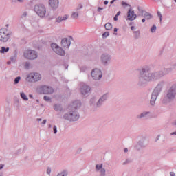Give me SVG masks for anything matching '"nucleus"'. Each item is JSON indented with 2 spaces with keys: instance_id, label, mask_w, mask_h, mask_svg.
I'll list each match as a JSON object with an SVG mask.
<instances>
[{
  "instance_id": "obj_40",
  "label": "nucleus",
  "mask_w": 176,
  "mask_h": 176,
  "mask_svg": "<svg viewBox=\"0 0 176 176\" xmlns=\"http://www.w3.org/2000/svg\"><path fill=\"white\" fill-rule=\"evenodd\" d=\"M144 116H145V115L144 113H142L139 118H144Z\"/></svg>"
},
{
  "instance_id": "obj_53",
  "label": "nucleus",
  "mask_w": 176,
  "mask_h": 176,
  "mask_svg": "<svg viewBox=\"0 0 176 176\" xmlns=\"http://www.w3.org/2000/svg\"><path fill=\"white\" fill-rule=\"evenodd\" d=\"M142 71H143V72H145V69H143Z\"/></svg>"
},
{
  "instance_id": "obj_45",
  "label": "nucleus",
  "mask_w": 176,
  "mask_h": 176,
  "mask_svg": "<svg viewBox=\"0 0 176 176\" xmlns=\"http://www.w3.org/2000/svg\"><path fill=\"white\" fill-rule=\"evenodd\" d=\"M114 32H118V28H114Z\"/></svg>"
},
{
  "instance_id": "obj_46",
  "label": "nucleus",
  "mask_w": 176,
  "mask_h": 176,
  "mask_svg": "<svg viewBox=\"0 0 176 176\" xmlns=\"http://www.w3.org/2000/svg\"><path fill=\"white\" fill-rule=\"evenodd\" d=\"M174 134L176 135V132L171 133V135H174Z\"/></svg>"
},
{
  "instance_id": "obj_56",
  "label": "nucleus",
  "mask_w": 176,
  "mask_h": 176,
  "mask_svg": "<svg viewBox=\"0 0 176 176\" xmlns=\"http://www.w3.org/2000/svg\"><path fill=\"white\" fill-rule=\"evenodd\" d=\"M113 1H114V2H115V1H116V0H113Z\"/></svg>"
},
{
  "instance_id": "obj_20",
  "label": "nucleus",
  "mask_w": 176,
  "mask_h": 176,
  "mask_svg": "<svg viewBox=\"0 0 176 176\" xmlns=\"http://www.w3.org/2000/svg\"><path fill=\"white\" fill-rule=\"evenodd\" d=\"M21 97L25 101H28V97H27V95H25V94H24L23 92L21 93Z\"/></svg>"
},
{
  "instance_id": "obj_2",
  "label": "nucleus",
  "mask_w": 176,
  "mask_h": 176,
  "mask_svg": "<svg viewBox=\"0 0 176 176\" xmlns=\"http://www.w3.org/2000/svg\"><path fill=\"white\" fill-rule=\"evenodd\" d=\"M34 10L40 17H44L46 14V8L43 5H36L34 7Z\"/></svg>"
},
{
  "instance_id": "obj_34",
  "label": "nucleus",
  "mask_w": 176,
  "mask_h": 176,
  "mask_svg": "<svg viewBox=\"0 0 176 176\" xmlns=\"http://www.w3.org/2000/svg\"><path fill=\"white\" fill-rule=\"evenodd\" d=\"M107 58H108V56H102V61L107 60Z\"/></svg>"
},
{
  "instance_id": "obj_50",
  "label": "nucleus",
  "mask_w": 176,
  "mask_h": 176,
  "mask_svg": "<svg viewBox=\"0 0 176 176\" xmlns=\"http://www.w3.org/2000/svg\"><path fill=\"white\" fill-rule=\"evenodd\" d=\"M37 120H38V122H41V120H42V119L38 118Z\"/></svg>"
},
{
  "instance_id": "obj_47",
  "label": "nucleus",
  "mask_w": 176,
  "mask_h": 176,
  "mask_svg": "<svg viewBox=\"0 0 176 176\" xmlns=\"http://www.w3.org/2000/svg\"><path fill=\"white\" fill-rule=\"evenodd\" d=\"M124 152H129V149H127V148H124Z\"/></svg>"
},
{
  "instance_id": "obj_25",
  "label": "nucleus",
  "mask_w": 176,
  "mask_h": 176,
  "mask_svg": "<svg viewBox=\"0 0 176 176\" xmlns=\"http://www.w3.org/2000/svg\"><path fill=\"white\" fill-rule=\"evenodd\" d=\"M20 79H21L20 76L16 77V78H15V80H14V83H15V85H17V83H18L19 82H20Z\"/></svg>"
},
{
  "instance_id": "obj_16",
  "label": "nucleus",
  "mask_w": 176,
  "mask_h": 176,
  "mask_svg": "<svg viewBox=\"0 0 176 176\" xmlns=\"http://www.w3.org/2000/svg\"><path fill=\"white\" fill-rule=\"evenodd\" d=\"M90 91V87L87 86V85H84L82 88H81V93L82 94H83L85 96V94H87V93H89Z\"/></svg>"
},
{
  "instance_id": "obj_9",
  "label": "nucleus",
  "mask_w": 176,
  "mask_h": 176,
  "mask_svg": "<svg viewBox=\"0 0 176 176\" xmlns=\"http://www.w3.org/2000/svg\"><path fill=\"white\" fill-rule=\"evenodd\" d=\"M176 94V85L173 86L168 91L167 96L169 100H173Z\"/></svg>"
},
{
  "instance_id": "obj_3",
  "label": "nucleus",
  "mask_w": 176,
  "mask_h": 176,
  "mask_svg": "<svg viewBox=\"0 0 176 176\" xmlns=\"http://www.w3.org/2000/svg\"><path fill=\"white\" fill-rule=\"evenodd\" d=\"M24 56L28 60H35L38 57V54L34 50H28L25 52Z\"/></svg>"
},
{
  "instance_id": "obj_44",
  "label": "nucleus",
  "mask_w": 176,
  "mask_h": 176,
  "mask_svg": "<svg viewBox=\"0 0 176 176\" xmlns=\"http://www.w3.org/2000/svg\"><path fill=\"white\" fill-rule=\"evenodd\" d=\"M78 9H82V4H79V8Z\"/></svg>"
},
{
  "instance_id": "obj_39",
  "label": "nucleus",
  "mask_w": 176,
  "mask_h": 176,
  "mask_svg": "<svg viewBox=\"0 0 176 176\" xmlns=\"http://www.w3.org/2000/svg\"><path fill=\"white\" fill-rule=\"evenodd\" d=\"M42 124H46V120H44L42 122Z\"/></svg>"
},
{
  "instance_id": "obj_21",
  "label": "nucleus",
  "mask_w": 176,
  "mask_h": 176,
  "mask_svg": "<svg viewBox=\"0 0 176 176\" xmlns=\"http://www.w3.org/2000/svg\"><path fill=\"white\" fill-rule=\"evenodd\" d=\"M54 111H61V106L60 104H55L54 105Z\"/></svg>"
},
{
  "instance_id": "obj_19",
  "label": "nucleus",
  "mask_w": 176,
  "mask_h": 176,
  "mask_svg": "<svg viewBox=\"0 0 176 176\" xmlns=\"http://www.w3.org/2000/svg\"><path fill=\"white\" fill-rule=\"evenodd\" d=\"M104 27H105V29L107 30H112V24H111L110 23H106Z\"/></svg>"
},
{
  "instance_id": "obj_31",
  "label": "nucleus",
  "mask_w": 176,
  "mask_h": 176,
  "mask_svg": "<svg viewBox=\"0 0 176 176\" xmlns=\"http://www.w3.org/2000/svg\"><path fill=\"white\" fill-rule=\"evenodd\" d=\"M44 100H45V101H50V97L44 96Z\"/></svg>"
},
{
  "instance_id": "obj_24",
  "label": "nucleus",
  "mask_w": 176,
  "mask_h": 176,
  "mask_svg": "<svg viewBox=\"0 0 176 176\" xmlns=\"http://www.w3.org/2000/svg\"><path fill=\"white\" fill-rule=\"evenodd\" d=\"M152 79H155V74H150L149 77L146 78V80H152Z\"/></svg>"
},
{
  "instance_id": "obj_13",
  "label": "nucleus",
  "mask_w": 176,
  "mask_h": 176,
  "mask_svg": "<svg viewBox=\"0 0 176 176\" xmlns=\"http://www.w3.org/2000/svg\"><path fill=\"white\" fill-rule=\"evenodd\" d=\"M79 107H80V102L79 100H76L69 106L70 109H77Z\"/></svg>"
},
{
  "instance_id": "obj_52",
  "label": "nucleus",
  "mask_w": 176,
  "mask_h": 176,
  "mask_svg": "<svg viewBox=\"0 0 176 176\" xmlns=\"http://www.w3.org/2000/svg\"><path fill=\"white\" fill-rule=\"evenodd\" d=\"M29 97H30V98H32V95H29Z\"/></svg>"
},
{
  "instance_id": "obj_33",
  "label": "nucleus",
  "mask_w": 176,
  "mask_h": 176,
  "mask_svg": "<svg viewBox=\"0 0 176 176\" xmlns=\"http://www.w3.org/2000/svg\"><path fill=\"white\" fill-rule=\"evenodd\" d=\"M118 17H119V16H118V15H116L114 16V18H113L114 21H118Z\"/></svg>"
},
{
  "instance_id": "obj_5",
  "label": "nucleus",
  "mask_w": 176,
  "mask_h": 176,
  "mask_svg": "<svg viewBox=\"0 0 176 176\" xmlns=\"http://www.w3.org/2000/svg\"><path fill=\"white\" fill-rule=\"evenodd\" d=\"M63 118L67 120H70V122H76L79 119V116L76 114V112L74 111L73 113H70L69 115L65 114Z\"/></svg>"
},
{
  "instance_id": "obj_22",
  "label": "nucleus",
  "mask_w": 176,
  "mask_h": 176,
  "mask_svg": "<svg viewBox=\"0 0 176 176\" xmlns=\"http://www.w3.org/2000/svg\"><path fill=\"white\" fill-rule=\"evenodd\" d=\"M8 50H9V47H2L1 50L0 51V53H7Z\"/></svg>"
},
{
  "instance_id": "obj_1",
  "label": "nucleus",
  "mask_w": 176,
  "mask_h": 176,
  "mask_svg": "<svg viewBox=\"0 0 176 176\" xmlns=\"http://www.w3.org/2000/svg\"><path fill=\"white\" fill-rule=\"evenodd\" d=\"M10 38V32L6 28L0 30V41L1 42H8Z\"/></svg>"
},
{
  "instance_id": "obj_27",
  "label": "nucleus",
  "mask_w": 176,
  "mask_h": 176,
  "mask_svg": "<svg viewBox=\"0 0 176 176\" xmlns=\"http://www.w3.org/2000/svg\"><path fill=\"white\" fill-rule=\"evenodd\" d=\"M157 16L160 17V22H162V17L163 16H162V13L160 12V11L157 12Z\"/></svg>"
},
{
  "instance_id": "obj_8",
  "label": "nucleus",
  "mask_w": 176,
  "mask_h": 176,
  "mask_svg": "<svg viewBox=\"0 0 176 176\" xmlns=\"http://www.w3.org/2000/svg\"><path fill=\"white\" fill-rule=\"evenodd\" d=\"M91 76L95 80H98L102 78V73L98 69H94L91 72Z\"/></svg>"
},
{
  "instance_id": "obj_43",
  "label": "nucleus",
  "mask_w": 176,
  "mask_h": 176,
  "mask_svg": "<svg viewBox=\"0 0 176 176\" xmlns=\"http://www.w3.org/2000/svg\"><path fill=\"white\" fill-rule=\"evenodd\" d=\"M104 3L105 5H108V1H105L104 2Z\"/></svg>"
},
{
  "instance_id": "obj_11",
  "label": "nucleus",
  "mask_w": 176,
  "mask_h": 176,
  "mask_svg": "<svg viewBox=\"0 0 176 176\" xmlns=\"http://www.w3.org/2000/svg\"><path fill=\"white\" fill-rule=\"evenodd\" d=\"M136 18H137V15L134 13V10L130 9L127 14L128 20L133 21V20H135Z\"/></svg>"
},
{
  "instance_id": "obj_54",
  "label": "nucleus",
  "mask_w": 176,
  "mask_h": 176,
  "mask_svg": "<svg viewBox=\"0 0 176 176\" xmlns=\"http://www.w3.org/2000/svg\"><path fill=\"white\" fill-rule=\"evenodd\" d=\"M19 2H21V1H23V0H18Z\"/></svg>"
},
{
  "instance_id": "obj_10",
  "label": "nucleus",
  "mask_w": 176,
  "mask_h": 176,
  "mask_svg": "<svg viewBox=\"0 0 176 176\" xmlns=\"http://www.w3.org/2000/svg\"><path fill=\"white\" fill-rule=\"evenodd\" d=\"M61 45L65 49H69V46H71V40L67 38H63Z\"/></svg>"
},
{
  "instance_id": "obj_28",
  "label": "nucleus",
  "mask_w": 176,
  "mask_h": 176,
  "mask_svg": "<svg viewBox=\"0 0 176 176\" xmlns=\"http://www.w3.org/2000/svg\"><path fill=\"white\" fill-rule=\"evenodd\" d=\"M105 100V95L102 96V98H101L99 101L98 103L100 104V102H102V101Z\"/></svg>"
},
{
  "instance_id": "obj_23",
  "label": "nucleus",
  "mask_w": 176,
  "mask_h": 176,
  "mask_svg": "<svg viewBox=\"0 0 176 176\" xmlns=\"http://www.w3.org/2000/svg\"><path fill=\"white\" fill-rule=\"evenodd\" d=\"M79 14L78 12H73L72 14V19H78Z\"/></svg>"
},
{
  "instance_id": "obj_7",
  "label": "nucleus",
  "mask_w": 176,
  "mask_h": 176,
  "mask_svg": "<svg viewBox=\"0 0 176 176\" xmlns=\"http://www.w3.org/2000/svg\"><path fill=\"white\" fill-rule=\"evenodd\" d=\"M40 91L41 93H43V94H52V93H54V90L52 87H47L46 85H43L40 87Z\"/></svg>"
},
{
  "instance_id": "obj_48",
  "label": "nucleus",
  "mask_w": 176,
  "mask_h": 176,
  "mask_svg": "<svg viewBox=\"0 0 176 176\" xmlns=\"http://www.w3.org/2000/svg\"><path fill=\"white\" fill-rule=\"evenodd\" d=\"M134 28H135L134 26H131V30H132V31H133V30H134Z\"/></svg>"
},
{
  "instance_id": "obj_49",
  "label": "nucleus",
  "mask_w": 176,
  "mask_h": 176,
  "mask_svg": "<svg viewBox=\"0 0 176 176\" xmlns=\"http://www.w3.org/2000/svg\"><path fill=\"white\" fill-rule=\"evenodd\" d=\"M142 23H145V19H142Z\"/></svg>"
},
{
  "instance_id": "obj_51",
  "label": "nucleus",
  "mask_w": 176,
  "mask_h": 176,
  "mask_svg": "<svg viewBox=\"0 0 176 176\" xmlns=\"http://www.w3.org/2000/svg\"><path fill=\"white\" fill-rule=\"evenodd\" d=\"M135 34H138V35H140V32H135Z\"/></svg>"
},
{
  "instance_id": "obj_37",
  "label": "nucleus",
  "mask_w": 176,
  "mask_h": 176,
  "mask_svg": "<svg viewBox=\"0 0 176 176\" xmlns=\"http://www.w3.org/2000/svg\"><path fill=\"white\" fill-rule=\"evenodd\" d=\"M120 13H121L120 11H118L116 16H120Z\"/></svg>"
},
{
  "instance_id": "obj_55",
  "label": "nucleus",
  "mask_w": 176,
  "mask_h": 176,
  "mask_svg": "<svg viewBox=\"0 0 176 176\" xmlns=\"http://www.w3.org/2000/svg\"><path fill=\"white\" fill-rule=\"evenodd\" d=\"M175 126H176V122H175Z\"/></svg>"
},
{
  "instance_id": "obj_18",
  "label": "nucleus",
  "mask_w": 176,
  "mask_h": 176,
  "mask_svg": "<svg viewBox=\"0 0 176 176\" xmlns=\"http://www.w3.org/2000/svg\"><path fill=\"white\" fill-rule=\"evenodd\" d=\"M144 17L146 19V20H149L152 19V15L148 12H146L144 15Z\"/></svg>"
},
{
  "instance_id": "obj_41",
  "label": "nucleus",
  "mask_w": 176,
  "mask_h": 176,
  "mask_svg": "<svg viewBox=\"0 0 176 176\" xmlns=\"http://www.w3.org/2000/svg\"><path fill=\"white\" fill-rule=\"evenodd\" d=\"M3 168V165H0V170H2Z\"/></svg>"
},
{
  "instance_id": "obj_29",
  "label": "nucleus",
  "mask_w": 176,
  "mask_h": 176,
  "mask_svg": "<svg viewBox=\"0 0 176 176\" xmlns=\"http://www.w3.org/2000/svg\"><path fill=\"white\" fill-rule=\"evenodd\" d=\"M155 31H156V25H154L151 28V32H155Z\"/></svg>"
},
{
  "instance_id": "obj_38",
  "label": "nucleus",
  "mask_w": 176,
  "mask_h": 176,
  "mask_svg": "<svg viewBox=\"0 0 176 176\" xmlns=\"http://www.w3.org/2000/svg\"><path fill=\"white\" fill-rule=\"evenodd\" d=\"M170 176H175V173L174 172H170Z\"/></svg>"
},
{
  "instance_id": "obj_35",
  "label": "nucleus",
  "mask_w": 176,
  "mask_h": 176,
  "mask_svg": "<svg viewBox=\"0 0 176 176\" xmlns=\"http://www.w3.org/2000/svg\"><path fill=\"white\" fill-rule=\"evenodd\" d=\"M47 174H50V173H52V170H50V168H48L47 170Z\"/></svg>"
},
{
  "instance_id": "obj_4",
  "label": "nucleus",
  "mask_w": 176,
  "mask_h": 176,
  "mask_svg": "<svg viewBox=\"0 0 176 176\" xmlns=\"http://www.w3.org/2000/svg\"><path fill=\"white\" fill-rule=\"evenodd\" d=\"M28 78L29 82H38L42 79V76L39 73H30Z\"/></svg>"
},
{
  "instance_id": "obj_15",
  "label": "nucleus",
  "mask_w": 176,
  "mask_h": 176,
  "mask_svg": "<svg viewBox=\"0 0 176 176\" xmlns=\"http://www.w3.org/2000/svg\"><path fill=\"white\" fill-rule=\"evenodd\" d=\"M58 3H59L58 0H50V6L53 9H56L58 8Z\"/></svg>"
},
{
  "instance_id": "obj_32",
  "label": "nucleus",
  "mask_w": 176,
  "mask_h": 176,
  "mask_svg": "<svg viewBox=\"0 0 176 176\" xmlns=\"http://www.w3.org/2000/svg\"><path fill=\"white\" fill-rule=\"evenodd\" d=\"M54 134L57 133V126H54Z\"/></svg>"
},
{
  "instance_id": "obj_12",
  "label": "nucleus",
  "mask_w": 176,
  "mask_h": 176,
  "mask_svg": "<svg viewBox=\"0 0 176 176\" xmlns=\"http://www.w3.org/2000/svg\"><path fill=\"white\" fill-rule=\"evenodd\" d=\"M69 19V15L65 14L63 16H59L56 19V23H61L63 21H65V20H68Z\"/></svg>"
},
{
  "instance_id": "obj_42",
  "label": "nucleus",
  "mask_w": 176,
  "mask_h": 176,
  "mask_svg": "<svg viewBox=\"0 0 176 176\" xmlns=\"http://www.w3.org/2000/svg\"><path fill=\"white\" fill-rule=\"evenodd\" d=\"M114 2H115V1H114L113 0H112V1L110 2L111 5L113 4Z\"/></svg>"
},
{
  "instance_id": "obj_30",
  "label": "nucleus",
  "mask_w": 176,
  "mask_h": 176,
  "mask_svg": "<svg viewBox=\"0 0 176 176\" xmlns=\"http://www.w3.org/2000/svg\"><path fill=\"white\" fill-rule=\"evenodd\" d=\"M109 36V33H108V32H104L102 34L103 38H107V36Z\"/></svg>"
},
{
  "instance_id": "obj_17",
  "label": "nucleus",
  "mask_w": 176,
  "mask_h": 176,
  "mask_svg": "<svg viewBox=\"0 0 176 176\" xmlns=\"http://www.w3.org/2000/svg\"><path fill=\"white\" fill-rule=\"evenodd\" d=\"M96 170H101L100 173H101V175L102 176H105V169L102 168V164L100 165H96Z\"/></svg>"
},
{
  "instance_id": "obj_26",
  "label": "nucleus",
  "mask_w": 176,
  "mask_h": 176,
  "mask_svg": "<svg viewBox=\"0 0 176 176\" xmlns=\"http://www.w3.org/2000/svg\"><path fill=\"white\" fill-rule=\"evenodd\" d=\"M122 6H124V8H126L127 6H130V5H129L127 3H126L124 1H122Z\"/></svg>"
},
{
  "instance_id": "obj_14",
  "label": "nucleus",
  "mask_w": 176,
  "mask_h": 176,
  "mask_svg": "<svg viewBox=\"0 0 176 176\" xmlns=\"http://www.w3.org/2000/svg\"><path fill=\"white\" fill-rule=\"evenodd\" d=\"M156 98H157V92H156V90H154V91L153 92L152 96H151V101H150V104L151 105H155Z\"/></svg>"
},
{
  "instance_id": "obj_6",
  "label": "nucleus",
  "mask_w": 176,
  "mask_h": 176,
  "mask_svg": "<svg viewBox=\"0 0 176 176\" xmlns=\"http://www.w3.org/2000/svg\"><path fill=\"white\" fill-rule=\"evenodd\" d=\"M52 49L56 53V54H58L59 56H65V51L62 50L61 47H58L57 44L56 43H52L51 45Z\"/></svg>"
},
{
  "instance_id": "obj_36",
  "label": "nucleus",
  "mask_w": 176,
  "mask_h": 176,
  "mask_svg": "<svg viewBox=\"0 0 176 176\" xmlns=\"http://www.w3.org/2000/svg\"><path fill=\"white\" fill-rule=\"evenodd\" d=\"M102 8H101V7H99V8H98V12H100V10H102Z\"/></svg>"
}]
</instances>
